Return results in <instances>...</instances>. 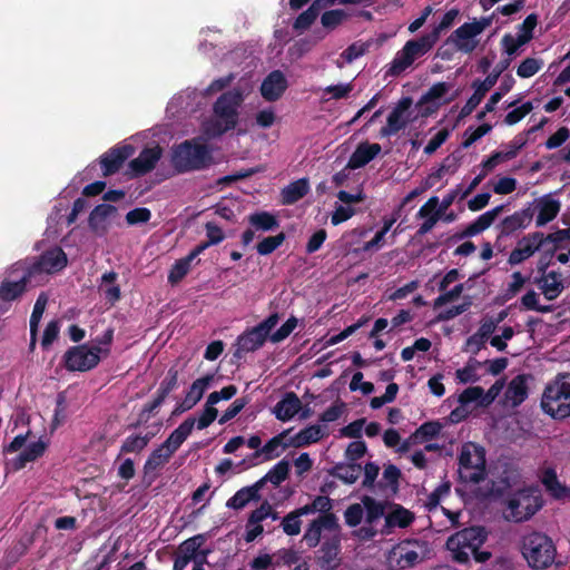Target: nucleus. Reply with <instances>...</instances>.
Segmentation results:
<instances>
[{"mask_svg":"<svg viewBox=\"0 0 570 570\" xmlns=\"http://www.w3.org/2000/svg\"><path fill=\"white\" fill-rule=\"evenodd\" d=\"M507 397L513 405H520L528 397L527 377L523 374L511 380L507 389Z\"/></svg>","mask_w":570,"mask_h":570,"instance_id":"obj_36","label":"nucleus"},{"mask_svg":"<svg viewBox=\"0 0 570 570\" xmlns=\"http://www.w3.org/2000/svg\"><path fill=\"white\" fill-rule=\"evenodd\" d=\"M249 400L247 396L236 399L222 414L218 420L219 424H225L234 419L242 410L248 404Z\"/></svg>","mask_w":570,"mask_h":570,"instance_id":"obj_61","label":"nucleus"},{"mask_svg":"<svg viewBox=\"0 0 570 570\" xmlns=\"http://www.w3.org/2000/svg\"><path fill=\"white\" fill-rule=\"evenodd\" d=\"M262 483H253L252 485L244 487L236 491L226 502V507L234 510L244 509L249 502H257L261 500Z\"/></svg>","mask_w":570,"mask_h":570,"instance_id":"obj_26","label":"nucleus"},{"mask_svg":"<svg viewBox=\"0 0 570 570\" xmlns=\"http://www.w3.org/2000/svg\"><path fill=\"white\" fill-rule=\"evenodd\" d=\"M415 515L410 510L401 504H392V510L385 515V522L381 533L390 534L394 528H407L413 523Z\"/></svg>","mask_w":570,"mask_h":570,"instance_id":"obj_24","label":"nucleus"},{"mask_svg":"<svg viewBox=\"0 0 570 570\" xmlns=\"http://www.w3.org/2000/svg\"><path fill=\"white\" fill-rule=\"evenodd\" d=\"M476 36L470 22H465L448 37L444 46L453 45L456 50L463 53H471L478 46V41L474 40Z\"/></svg>","mask_w":570,"mask_h":570,"instance_id":"obj_19","label":"nucleus"},{"mask_svg":"<svg viewBox=\"0 0 570 570\" xmlns=\"http://www.w3.org/2000/svg\"><path fill=\"white\" fill-rule=\"evenodd\" d=\"M214 405L215 404L208 403V400L206 401V404H205L198 420H196V423H195L197 425L198 430H204V429L208 428L217 419L218 411Z\"/></svg>","mask_w":570,"mask_h":570,"instance_id":"obj_62","label":"nucleus"},{"mask_svg":"<svg viewBox=\"0 0 570 570\" xmlns=\"http://www.w3.org/2000/svg\"><path fill=\"white\" fill-rule=\"evenodd\" d=\"M528 139L524 134H518L511 141L504 145V149L501 150L505 160L515 158L519 151L527 145Z\"/></svg>","mask_w":570,"mask_h":570,"instance_id":"obj_54","label":"nucleus"},{"mask_svg":"<svg viewBox=\"0 0 570 570\" xmlns=\"http://www.w3.org/2000/svg\"><path fill=\"white\" fill-rule=\"evenodd\" d=\"M491 130H492V125H490V124H482L474 130H472V127H469L464 132V140L462 142V148H464V149L469 148L475 141H478L483 136L489 134Z\"/></svg>","mask_w":570,"mask_h":570,"instance_id":"obj_53","label":"nucleus"},{"mask_svg":"<svg viewBox=\"0 0 570 570\" xmlns=\"http://www.w3.org/2000/svg\"><path fill=\"white\" fill-rule=\"evenodd\" d=\"M101 352V347L87 344L69 347L63 355L65 367L70 372L90 371L99 364Z\"/></svg>","mask_w":570,"mask_h":570,"instance_id":"obj_11","label":"nucleus"},{"mask_svg":"<svg viewBox=\"0 0 570 570\" xmlns=\"http://www.w3.org/2000/svg\"><path fill=\"white\" fill-rule=\"evenodd\" d=\"M210 153L205 144L185 140L173 149L171 164L178 173L199 170L210 164Z\"/></svg>","mask_w":570,"mask_h":570,"instance_id":"obj_5","label":"nucleus"},{"mask_svg":"<svg viewBox=\"0 0 570 570\" xmlns=\"http://www.w3.org/2000/svg\"><path fill=\"white\" fill-rule=\"evenodd\" d=\"M521 553L532 569H547L556 558L557 549L550 537L542 532L532 531L523 535Z\"/></svg>","mask_w":570,"mask_h":570,"instance_id":"obj_2","label":"nucleus"},{"mask_svg":"<svg viewBox=\"0 0 570 570\" xmlns=\"http://www.w3.org/2000/svg\"><path fill=\"white\" fill-rule=\"evenodd\" d=\"M171 456L173 453L167 448H164V444H160L149 454L148 459L146 460L144 465L145 474H149L164 466Z\"/></svg>","mask_w":570,"mask_h":570,"instance_id":"obj_40","label":"nucleus"},{"mask_svg":"<svg viewBox=\"0 0 570 570\" xmlns=\"http://www.w3.org/2000/svg\"><path fill=\"white\" fill-rule=\"evenodd\" d=\"M179 370L176 366L168 368L166 376L160 382L156 396L165 402L170 392L178 387Z\"/></svg>","mask_w":570,"mask_h":570,"instance_id":"obj_44","label":"nucleus"},{"mask_svg":"<svg viewBox=\"0 0 570 570\" xmlns=\"http://www.w3.org/2000/svg\"><path fill=\"white\" fill-rule=\"evenodd\" d=\"M346 18L347 14L342 9L328 10L322 14L321 22L324 28L333 30L337 26H340Z\"/></svg>","mask_w":570,"mask_h":570,"instance_id":"obj_55","label":"nucleus"},{"mask_svg":"<svg viewBox=\"0 0 570 570\" xmlns=\"http://www.w3.org/2000/svg\"><path fill=\"white\" fill-rule=\"evenodd\" d=\"M117 214V207L110 204H99L89 214V229L98 237L107 235L110 227V218Z\"/></svg>","mask_w":570,"mask_h":570,"instance_id":"obj_16","label":"nucleus"},{"mask_svg":"<svg viewBox=\"0 0 570 570\" xmlns=\"http://www.w3.org/2000/svg\"><path fill=\"white\" fill-rule=\"evenodd\" d=\"M289 473V463L286 460L277 462L257 483H262V489L266 482H271L274 485H279L284 482Z\"/></svg>","mask_w":570,"mask_h":570,"instance_id":"obj_41","label":"nucleus"},{"mask_svg":"<svg viewBox=\"0 0 570 570\" xmlns=\"http://www.w3.org/2000/svg\"><path fill=\"white\" fill-rule=\"evenodd\" d=\"M533 110V105L531 101H525L520 107L514 108L509 111L504 117V122L508 126H513L521 121L528 114Z\"/></svg>","mask_w":570,"mask_h":570,"instance_id":"obj_60","label":"nucleus"},{"mask_svg":"<svg viewBox=\"0 0 570 570\" xmlns=\"http://www.w3.org/2000/svg\"><path fill=\"white\" fill-rule=\"evenodd\" d=\"M411 97L401 98L387 116L386 125L380 129V137L386 138L405 129L411 121L409 109L412 106Z\"/></svg>","mask_w":570,"mask_h":570,"instance_id":"obj_12","label":"nucleus"},{"mask_svg":"<svg viewBox=\"0 0 570 570\" xmlns=\"http://www.w3.org/2000/svg\"><path fill=\"white\" fill-rule=\"evenodd\" d=\"M318 16V11H316L312 6H309L295 19L293 23V29L302 33L314 23Z\"/></svg>","mask_w":570,"mask_h":570,"instance_id":"obj_52","label":"nucleus"},{"mask_svg":"<svg viewBox=\"0 0 570 570\" xmlns=\"http://www.w3.org/2000/svg\"><path fill=\"white\" fill-rule=\"evenodd\" d=\"M196 423V419L187 417L176 428L165 440L164 448H167L173 454L181 446V444L190 435Z\"/></svg>","mask_w":570,"mask_h":570,"instance_id":"obj_29","label":"nucleus"},{"mask_svg":"<svg viewBox=\"0 0 570 570\" xmlns=\"http://www.w3.org/2000/svg\"><path fill=\"white\" fill-rule=\"evenodd\" d=\"M459 14H460V10L456 9V8H452L450 10H448L443 14V17H442L441 21L439 22V24L435 26L432 29V31H430L429 33H425L423 36L434 47V45L440 39V36H441L442 31L449 29L454 23L455 19L459 17Z\"/></svg>","mask_w":570,"mask_h":570,"instance_id":"obj_39","label":"nucleus"},{"mask_svg":"<svg viewBox=\"0 0 570 570\" xmlns=\"http://www.w3.org/2000/svg\"><path fill=\"white\" fill-rule=\"evenodd\" d=\"M511 59H503L499 61L493 70L485 77L484 80H474L472 82V88H474V92L466 100L465 105L461 108L459 112V119H463L470 116L473 110L480 105L482 99L485 97L487 92L494 87L499 77L509 68Z\"/></svg>","mask_w":570,"mask_h":570,"instance_id":"obj_10","label":"nucleus"},{"mask_svg":"<svg viewBox=\"0 0 570 570\" xmlns=\"http://www.w3.org/2000/svg\"><path fill=\"white\" fill-rule=\"evenodd\" d=\"M481 365V362L476 360H470L464 367L456 370L455 376L459 382L463 384L478 382L480 377L476 374V370Z\"/></svg>","mask_w":570,"mask_h":570,"instance_id":"obj_50","label":"nucleus"},{"mask_svg":"<svg viewBox=\"0 0 570 570\" xmlns=\"http://www.w3.org/2000/svg\"><path fill=\"white\" fill-rule=\"evenodd\" d=\"M206 540H207V534H205V533L196 534V535L183 541L178 547V552H179V554H181L183 557H185L191 561V559L196 558V554L200 550L202 546H204Z\"/></svg>","mask_w":570,"mask_h":570,"instance_id":"obj_42","label":"nucleus"},{"mask_svg":"<svg viewBox=\"0 0 570 570\" xmlns=\"http://www.w3.org/2000/svg\"><path fill=\"white\" fill-rule=\"evenodd\" d=\"M364 517L363 504L353 503L344 512L345 523L351 527H357Z\"/></svg>","mask_w":570,"mask_h":570,"instance_id":"obj_64","label":"nucleus"},{"mask_svg":"<svg viewBox=\"0 0 570 570\" xmlns=\"http://www.w3.org/2000/svg\"><path fill=\"white\" fill-rule=\"evenodd\" d=\"M154 436V433L129 435L122 442L120 453H139L148 445Z\"/></svg>","mask_w":570,"mask_h":570,"instance_id":"obj_43","label":"nucleus"},{"mask_svg":"<svg viewBox=\"0 0 570 570\" xmlns=\"http://www.w3.org/2000/svg\"><path fill=\"white\" fill-rule=\"evenodd\" d=\"M541 407L553 419L561 420L570 416V373L558 374L547 384Z\"/></svg>","mask_w":570,"mask_h":570,"instance_id":"obj_1","label":"nucleus"},{"mask_svg":"<svg viewBox=\"0 0 570 570\" xmlns=\"http://www.w3.org/2000/svg\"><path fill=\"white\" fill-rule=\"evenodd\" d=\"M309 191V184L307 178L297 179L289 185L285 186L282 191V204L283 205H293L297 203L299 199L305 197Z\"/></svg>","mask_w":570,"mask_h":570,"instance_id":"obj_32","label":"nucleus"},{"mask_svg":"<svg viewBox=\"0 0 570 570\" xmlns=\"http://www.w3.org/2000/svg\"><path fill=\"white\" fill-rule=\"evenodd\" d=\"M68 263L66 253L61 247H53L43 252L28 269L31 275L36 273H57L62 271Z\"/></svg>","mask_w":570,"mask_h":570,"instance_id":"obj_13","label":"nucleus"},{"mask_svg":"<svg viewBox=\"0 0 570 570\" xmlns=\"http://www.w3.org/2000/svg\"><path fill=\"white\" fill-rule=\"evenodd\" d=\"M248 223L256 230L271 232L279 227V222L269 212H256L248 216Z\"/></svg>","mask_w":570,"mask_h":570,"instance_id":"obj_37","label":"nucleus"},{"mask_svg":"<svg viewBox=\"0 0 570 570\" xmlns=\"http://www.w3.org/2000/svg\"><path fill=\"white\" fill-rule=\"evenodd\" d=\"M541 236L542 232H533L524 235L511 250L508 263L511 266H515L533 256L541 248Z\"/></svg>","mask_w":570,"mask_h":570,"instance_id":"obj_14","label":"nucleus"},{"mask_svg":"<svg viewBox=\"0 0 570 570\" xmlns=\"http://www.w3.org/2000/svg\"><path fill=\"white\" fill-rule=\"evenodd\" d=\"M242 101L243 96L237 90L226 91L216 100L213 108L216 117L213 122V135L220 136L237 126V108Z\"/></svg>","mask_w":570,"mask_h":570,"instance_id":"obj_6","label":"nucleus"},{"mask_svg":"<svg viewBox=\"0 0 570 570\" xmlns=\"http://www.w3.org/2000/svg\"><path fill=\"white\" fill-rule=\"evenodd\" d=\"M135 149L131 145H122L110 148L100 157L102 176L108 177L119 171L124 163L130 158Z\"/></svg>","mask_w":570,"mask_h":570,"instance_id":"obj_15","label":"nucleus"},{"mask_svg":"<svg viewBox=\"0 0 570 570\" xmlns=\"http://www.w3.org/2000/svg\"><path fill=\"white\" fill-rule=\"evenodd\" d=\"M31 276V273L28 271L19 281H3L0 284V298L11 302L20 297L26 292Z\"/></svg>","mask_w":570,"mask_h":570,"instance_id":"obj_30","label":"nucleus"},{"mask_svg":"<svg viewBox=\"0 0 570 570\" xmlns=\"http://www.w3.org/2000/svg\"><path fill=\"white\" fill-rule=\"evenodd\" d=\"M267 337L261 333L256 326L246 330L236 341V350L233 354L236 358H242L245 353L255 352L261 348Z\"/></svg>","mask_w":570,"mask_h":570,"instance_id":"obj_22","label":"nucleus"},{"mask_svg":"<svg viewBox=\"0 0 570 570\" xmlns=\"http://www.w3.org/2000/svg\"><path fill=\"white\" fill-rule=\"evenodd\" d=\"M538 23V17L534 13L529 14L523 22L519 26L518 37L521 43H528L533 38V30Z\"/></svg>","mask_w":570,"mask_h":570,"instance_id":"obj_56","label":"nucleus"},{"mask_svg":"<svg viewBox=\"0 0 570 570\" xmlns=\"http://www.w3.org/2000/svg\"><path fill=\"white\" fill-rule=\"evenodd\" d=\"M521 303L523 307L529 311H535L540 313H549L552 311L551 306L539 304V296L533 289L528 291L522 296Z\"/></svg>","mask_w":570,"mask_h":570,"instance_id":"obj_58","label":"nucleus"},{"mask_svg":"<svg viewBox=\"0 0 570 570\" xmlns=\"http://www.w3.org/2000/svg\"><path fill=\"white\" fill-rule=\"evenodd\" d=\"M428 553V546L420 540H405L392 548L387 563L392 570H405L422 562Z\"/></svg>","mask_w":570,"mask_h":570,"instance_id":"obj_8","label":"nucleus"},{"mask_svg":"<svg viewBox=\"0 0 570 570\" xmlns=\"http://www.w3.org/2000/svg\"><path fill=\"white\" fill-rule=\"evenodd\" d=\"M441 430L442 425L438 421H429L416 429L414 436L420 438L422 441H429L438 436Z\"/></svg>","mask_w":570,"mask_h":570,"instance_id":"obj_59","label":"nucleus"},{"mask_svg":"<svg viewBox=\"0 0 570 570\" xmlns=\"http://www.w3.org/2000/svg\"><path fill=\"white\" fill-rule=\"evenodd\" d=\"M191 262L185 256L177 259L168 273V283L171 285L178 284L189 272Z\"/></svg>","mask_w":570,"mask_h":570,"instance_id":"obj_48","label":"nucleus"},{"mask_svg":"<svg viewBox=\"0 0 570 570\" xmlns=\"http://www.w3.org/2000/svg\"><path fill=\"white\" fill-rule=\"evenodd\" d=\"M535 284L548 301L556 299L564 289L563 282H552L546 277H534Z\"/></svg>","mask_w":570,"mask_h":570,"instance_id":"obj_46","label":"nucleus"},{"mask_svg":"<svg viewBox=\"0 0 570 570\" xmlns=\"http://www.w3.org/2000/svg\"><path fill=\"white\" fill-rule=\"evenodd\" d=\"M543 62L535 58H525L518 67L517 75L520 78H530L534 76L542 67Z\"/></svg>","mask_w":570,"mask_h":570,"instance_id":"obj_57","label":"nucleus"},{"mask_svg":"<svg viewBox=\"0 0 570 570\" xmlns=\"http://www.w3.org/2000/svg\"><path fill=\"white\" fill-rule=\"evenodd\" d=\"M533 215L534 209L530 204L528 207L507 216L500 223V236H510L517 230L525 229L531 224Z\"/></svg>","mask_w":570,"mask_h":570,"instance_id":"obj_20","label":"nucleus"},{"mask_svg":"<svg viewBox=\"0 0 570 570\" xmlns=\"http://www.w3.org/2000/svg\"><path fill=\"white\" fill-rule=\"evenodd\" d=\"M561 204L558 199L550 198L549 196L541 198L535 225L541 227L552 222L558 216Z\"/></svg>","mask_w":570,"mask_h":570,"instance_id":"obj_33","label":"nucleus"},{"mask_svg":"<svg viewBox=\"0 0 570 570\" xmlns=\"http://www.w3.org/2000/svg\"><path fill=\"white\" fill-rule=\"evenodd\" d=\"M433 46L426 40L424 36L409 40L404 47L396 52L394 59L390 63V68L386 71L387 76L397 77L404 72L414 60L419 57L424 56L429 52Z\"/></svg>","mask_w":570,"mask_h":570,"instance_id":"obj_9","label":"nucleus"},{"mask_svg":"<svg viewBox=\"0 0 570 570\" xmlns=\"http://www.w3.org/2000/svg\"><path fill=\"white\" fill-rule=\"evenodd\" d=\"M542 503L535 489L518 490L507 500L505 518L513 522L527 521L542 508Z\"/></svg>","mask_w":570,"mask_h":570,"instance_id":"obj_7","label":"nucleus"},{"mask_svg":"<svg viewBox=\"0 0 570 570\" xmlns=\"http://www.w3.org/2000/svg\"><path fill=\"white\" fill-rule=\"evenodd\" d=\"M323 436L324 432L320 425H308L286 441L283 444V449H287L289 446L304 448L318 442Z\"/></svg>","mask_w":570,"mask_h":570,"instance_id":"obj_28","label":"nucleus"},{"mask_svg":"<svg viewBox=\"0 0 570 570\" xmlns=\"http://www.w3.org/2000/svg\"><path fill=\"white\" fill-rule=\"evenodd\" d=\"M541 481L552 498L557 500L570 499V488L560 483L553 469H547L543 472Z\"/></svg>","mask_w":570,"mask_h":570,"instance_id":"obj_31","label":"nucleus"},{"mask_svg":"<svg viewBox=\"0 0 570 570\" xmlns=\"http://www.w3.org/2000/svg\"><path fill=\"white\" fill-rule=\"evenodd\" d=\"M46 443L41 440L30 443L13 461L14 470L23 469L27 463L36 461L46 451Z\"/></svg>","mask_w":570,"mask_h":570,"instance_id":"obj_34","label":"nucleus"},{"mask_svg":"<svg viewBox=\"0 0 570 570\" xmlns=\"http://www.w3.org/2000/svg\"><path fill=\"white\" fill-rule=\"evenodd\" d=\"M340 551L341 542L338 538L335 537L324 541L316 557V563L321 570H335L341 563Z\"/></svg>","mask_w":570,"mask_h":570,"instance_id":"obj_21","label":"nucleus"},{"mask_svg":"<svg viewBox=\"0 0 570 570\" xmlns=\"http://www.w3.org/2000/svg\"><path fill=\"white\" fill-rule=\"evenodd\" d=\"M297 318L295 316H291L277 331H275L271 336L269 340L273 343H279L287 338L295 327L297 326Z\"/></svg>","mask_w":570,"mask_h":570,"instance_id":"obj_63","label":"nucleus"},{"mask_svg":"<svg viewBox=\"0 0 570 570\" xmlns=\"http://www.w3.org/2000/svg\"><path fill=\"white\" fill-rule=\"evenodd\" d=\"M302 409V402L294 392H287L274 407L275 416L283 422L292 420Z\"/></svg>","mask_w":570,"mask_h":570,"instance_id":"obj_27","label":"nucleus"},{"mask_svg":"<svg viewBox=\"0 0 570 570\" xmlns=\"http://www.w3.org/2000/svg\"><path fill=\"white\" fill-rule=\"evenodd\" d=\"M213 380L214 374H206L205 376L197 379L193 382L185 396L187 399H191L193 404L196 405L202 400L205 391L209 387Z\"/></svg>","mask_w":570,"mask_h":570,"instance_id":"obj_47","label":"nucleus"},{"mask_svg":"<svg viewBox=\"0 0 570 570\" xmlns=\"http://www.w3.org/2000/svg\"><path fill=\"white\" fill-rule=\"evenodd\" d=\"M451 89L448 82H436L430 87V89L420 98L419 105H425L435 102L442 99Z\"/></svg>","mask_w":570,"mask_h":570,"instance_id":"obj_49","label":"nucleus"},{"mask_svg":"<svg viewBox=\"0 0 570 570\" xmlns=\"http://www.w3.org/2000/svg\"><path fill=\"white\" fill-rule=\"evenodd\" d=\"M285 233L281 232L275 236H267L263 238L257 245L256 249L259 255L266 256L276 250L285 242Z\"/></svg>","mask_w":570,"mask_h":570,"instance_id":"obj_51","label":"nucleus"},{"mask_svg":"<svg viewBox=\"0 0 570 570\" xmlns=\"http://www.w3.org/2000/svg\"><path fill=\"white\" fill-rule=\"evenodd\" d=\"M287 88L285 75L281 70H273L262 81L259 91L266 101L273 102L278 100Z\"/></svg>","mask_w":570,"mask_h":570,"instance_id":"obj_18","label":"nucleus"},{"mask_svg":"<svg viewBox=\"0 0 570 570\" xmlns=\"http://www.w3.org/2000/svg\"><path fill=\"white\" fill-rule=\"evenodd\" d=\"M361 503L365 513V523L374 524L382 517L385 518V505L382 502L376 501L370 495H363Z\"/></svg>","mask_w":570,"mask_h":570,"instance_id":"obj_38","label":"nucleus"},{"mask_svg":"<svg viewBox=\"0 0 570 570\" xmlns=\"http://www.w3.org/2000/svg\"><path fill=\"white\" fill-rule=\"evenodd\" d=\"M381 146L376 142H361L351 155L347 167L351 169L362 168L372 161L381 153Z\"/></svg>","mask_w":570,"mask_h":570,"instance_id":"obj_25","label":"nucleus"},{"mask_svg":"<svg viewBox=\"0 0 570 570\" xmlns=\"http://www.w3.org/2000/svg\"><path fill=\"white\" fill-rule=\"evenodd\" d=\"M503 205H499L492 208L491 210L483 213L474 222L469 224L463 232L455 234L451 239H463L484 232L493 224V222L495 220L498 215L503 210Z\"/></svg>","mask_w":570,"mask_h":570,"instance_id":"obj_23","label":"nucleus"},{"mask_svg":"<svg viewBox=\"0 0 570 570\" xmlns=\"http://www.w3.org/2000/svg\"><path fill=\"white\" fill-rule=\"evenodd\" d=\"M488 532L484 527L474 525L464 528L450 535L445 542L452 559L458 563H466L475 549H480L487 541Z\"/></svg>","mask_w":570,"mask_h":570,"instance_id":"obj_4","label":"nucleus"},{"mask_svg":"<svg viewBox=\"0 0 570 570\" xmlns=\"http://www.w3.org/2000/svg\"><path fill=\"white\" fill-rule=\"evenodd\" d=\"M328 473L342 480L346 484H353L360 478L362 473V466L361 464L354 462L337 463L328 471Z\"/></svg>","mask_w":570,"mask_h":570,"instance_id":"obj_35","label":"nucleus"},{"mask_svg":"<svg viewBox=\"0 0 570 570\" xmlns=\"http://www.w3.org/2000/svg\"><path fill=\"white\" fill-rule=\"evenodd\" d=\"M291 430H285L282 433L273 436L269 441L265 443V445L261 449L255 451L250 454V459H257L261 454H265L266 460L274 459L276 456H279V453H274L278 446H283L285 442L283 440L285 436L289 433Z\"/></svg>","mask_w":570,"mask_h":570,"instance_id":"obj_45","label":"nucleus"},{"mask_svg":"<svg viewBox=\"0 0 570 570\" xmlns=\"http://www.w3.org/2000/svg\"><path fill=\"white\" fill-rule=\"evenodd\" d=\"M487 459L483 446L468 442L459 454V476L464 483L479 484L487 479Z\"/></svg>","mask_w":570,"mask_h":570,"instance_id":"obj_3","label":"nucleus"},{"mask_svg":"<svg viewBox=\"0 0 570 570\" xmlns=\"http://www.w3.org/2000/svg\"><path fill=\"white\" fill-rule=\"evenodd\" d=\"M163 155V148L156 145L151 148H144L138 157L129 163V169L134 177H140L150 173L159 161Z\"/></svg>","mask_w":570,"mask_h":570,"instance_id":"obj_17","label":"nucleus"}]
</instances>
